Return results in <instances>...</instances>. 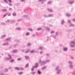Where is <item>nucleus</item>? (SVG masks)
Segmentation results:
<instances>
[{
    "label": "nucleus",
    "mask_w": 75,
    "mask_h": 75,
    "mask_svg": "<svg viewBox=\"0 0 75 75\" xmlns=\"http://www.w3.org/2000/svg\"><path fill=\"white\" fill-rule=\"evenodd\" d=\"M10 3H11V0H8Z\"/></svg>",
    "instance_id": "54"
},
{
    "label": "nucleus",
    "mask_w": 75,
    "mask_h": 75,
    "mask_svg": "<svg viewBox=\"0 0 75 75\" xmlns=\"http://www.w3.org/2000/svg\"><path fill=\"white\" fill-rule=\"evenodd\" d=\"M30 45H31V44H30V43H28V44L27 46H30Z\"/></svg>",
    "instance_id": "44"
},
{
    "label": "nucleus",
    "mask_w": 75,
    "mask_h": 75,
    "mask_svg": "<svg viewBox=\"0 0 75 75\" xmlns=\"http://www.w3.org/2000/svg\"><path fill=\"white\" fill-rule=\"evenodd\" d=\"M74 25L72 24H70L69 25V27H74Z\"/></svg>",
    "instance_id": "32"
},
{
    "label": "nucleus",
    "mask_w": 75,
    "mask_h": 75,
    "mask_svg": "<svg viewBox=\"0 0 75 75\" xmlns=\"http://www.w3.org/2000/svg\"><path fill=\"white\" fill-rule=\"evenodd\" d=\"M68 3L70 4H72L73 3H74V0H69L68 1Z\"/></svg>",
    "instance_id": "3"
},
{
    "label": "nucleus",
    "mask_w": 75,
    "mask_h": 75,
    "mask_svg": "<svg viewBox=\"0 0 75 75\" xmlns=\"http://www.w3.org/2000/svg\"><path fill=\"white\" fill-rule=\"evenodd\" d=\"M64 20H62L61 21V24L62 25H63L64 24Z\"/></svg>",
    "instance_id": "17"
},
{
    "label": "nucleus",
    "mask_w": 75,
    "mask_h": 75,
    "mask_svg": "<svg viewBox=\"0 0 75 75\" xmlns=\"http://www.w3.org/2000/svg\"><path fill=\"white\" fill-rule=\"evenodd\" d=\"M58 68H59V66L57 67L56 69V70H57V69H58Z\"/></svg>",
    "instance_id": "45"
},
{
    "label": "nucleus",
    "mask_w": 75,
    "mask_h": 75,
    "mask_svg": "<svg viewBox=\"0 0 75 75\" xmlns=\"http://www.w3.org/2000/svg\"><path fill=\"white\" fill-rule=\"evenodd\" d=\"M29 52V51H28V50H27V51L25 52V54H27V53H28V52Z\"/></svg>",
    "instance_id": "47"
},
{
    "label": "nucleus",
    "mask_w": 75,
    "mask_h": 75,
    "mask_svg": "<svg viewBox=\"0 0 75 75\" xmlns=\"http://www.w3.org/2000/svg\"><path fill=\"white\" fill-rule=\"evenodd\" d=\"M35 52V51H34V50H33L30 51V53H34Z\"/></svg>",
    "instance_id": "26"
},
{
    "label": "nucleus",
    "mask_w": 75,
    "mask_h": 75,
    "mask_svg": "<svg viewBox=\"0 0 75 75\" xmlns=\"http://www.w3.org/2000/svg\"><path fill=\"white\" fill-rule=\"evenodd\" d=\"M46 30H48V31L50 30V28H49L48 27H46Z\"/></svg>",
    "instance_id": "35"
},
{
    "label": "nucleus",
    "mask_w": 75,
    "mask_h": 75,
    "mask_svg": "<svg viewBox=\"0 0 75 75\" xmlns=\"http://www.w3.org/2000/svg\"><path fill=\"white\" fill-rule=\"evenodd\" d=\"M23 74V72H21L18 73V74H19V75H22Z\"/></svg>",
    "instance_id": "21"
},
{
    "label": "nucleus",
    "mask_w": 75,
    "mask_h": 75,
    "mask_svg": "<svg viewBox=\"0 0 75 75\" xmlns=\"http://www.w3.org/2000/svg\"><path fill=\"white\" fill-rule=\"evenodd\" d=\"M66 16H68V17H69L71 16V15L69 14H66Z\"/></svg>",
    "instance_id": "31"
},
{
    "label": "nucleus",
    "mask_w": 75,
    "mask_h": 75,
    "mask_svg": "<svg viewBox=\"0 0 75 75\" xmlns=\"http://www.w3.org/2000/svg\"><path fill=\"white\" fill-rule=\"evenodd\" d=\"M39 48L40 49V50H42V47H40Z\"/></svg>",
    "instance_id": "38"
},
{
    "label": "nucleus",
    "mask_w": 75,
    "mask_h": 75,
    "mask_svg": "<svg viewBox=\"0 0 75 75\" xmlns=\"http://www.w3.org/2000/svg\"><path fill=\"white\" fill-rule=\"evenodd\" d=\"M29 33H26L25 35H26V36H27L28 35H29Z\"/></svg>",
    "instance_id": "43"
},
{
    "label": "nucleus",
    "mask_w": 75,
    "mask_h": 75,
    "mask_svg": "<svg viewBox=\"0 0 75 75\" xmlns=\"http://www.w3.org/2000/svg\"><path fill=\"white\" fill-rule=\"evenodd\" d=\"M71 47H75V42L74 41H71L70 43Z\"/></svg>",
    "instance_id": "2"
},
{
    "label": "nucleus",
    "mask_w": 75,
    "mask_h": 75,
    "mask_svg": "<svg viewBox=\"0 0 75 75\" xmlns=\"http://www.w3.org/2000/svg\"><path fill=\"white\" fill-rule=\"evenodd\" d=\"M15 41H16V42H20L19 40H16Z\"/></svg>",
    "instance_id": "46"
},
{
    "label": "nucleus",
    "mask_w": 75,
    "mask_h": 75,
    "mask_svg": "<svg viewBox=\"0 0 75 75\" xmlns=\"http://www.w3.org/2000/svg\"><path fill=\"white\" fill-rule=\"evenodd\" d=\"M71 59H73V58H74L72 56H71Z\"/></svg>",
    "instance_id": "63"
},
{
    "label": "nucleus",
    "mask_w": 75,
    "mask_h": 75,
    "mask_svg": "<svg viewBox=\"0 0 75 75\" xmlns=\"http://www.w3.org/2000/svg\"><path fill=\"white\" fill-rule=\"evenodd\" d=\"M51 37H52L54 39H55V38H56V37H55V36H53L52 35H51Z\"/></svg>",
    "instance_id": "39"
},
{
    "label": "nucleus",
    "mask_w": 75,
    "mask_h": 75,
    "mask_svg": "<svg viewBox=\"0 0 75 75\" xmlns=\"http://www.w3.org/2000/svg\"><path fill=\"white\" fill-rule=\"evenodd\" d=\"M58 35V33L56 32L55 34V35Z\"/></svg>",
    "instance_id": "59"
},
{
    "label": "nucleus",
    "mask_w": 75,
    "mask_h": 75,
    "mask_svg": "<svg viewBox=\"0 0 75 75\" xmlns=\"http://www.w3.org/2000/svg\"><path fill=\"white\" fill-rule=\"evenodd\" d=\"M25 58L26 59H30V57H29L28 56H25Z\"/></svg>",
    "instance_id": "11"
},
{
    "label": "nucleus",
    "mask_w": 75,
    "mask_h": 75,
    "mask_svg": "<svg viewBox=\"0 0 75 75\" xmlns=\"http://www.w3.org/2000/svg\"><path fill=\"white\" fill-rule=\"evenodd\" d=\"M69 63L70 64H69V67L70 68H73V66L72 65V62L71 61H69Z\"/></svg>",
    "instance_id": "5"
},
{
    "label": "nucleus",
    "mask_w": 75,
    "mask_h": 75,
    "mask_svg": "<svg viewBox=\"0 0 75 75\" xmlns=\"http://www.w3.org/2000/svg\"><path fill=\"white\" fill-rule=\"evenodd\" d=\"M29 64H27L25 66V68H27V67H28Z\"/></svg>",
    "instance_id": "28"
},
{
    "label": "nucleus",
    "mask_w": 75,
    "mask_h": 75,
    "mask_svg": "<svg viewBox=\"0 0 75 75\" xmlns=\"http://www.w3.org/2000/svg\"><path fill=\"white\" fill-rule=\"evenodd\" d=\"M11 67H9V69H11Z\"/></svg>",
    "instance_id": "60"
},
{
    "label": "nucleus",
    "mask_w": 75,
    "mask_h": 75,
    "mask_svg": "<svg viewBox=\"0 0 75 75\" xmlns=\"http://www.w3.org/2000/svg\"><path fill=\"white\" fill-rule=\"evenodd\" d=\"M28 30L30 31H33V29L30 28H29L28 29Z\"/></svg>",
    "instance_id": "18"
},
{
    "label": "nucleus",
    "mask_w": 75,
    "mask_h": 75,
    "mask_svg": "<svg viewBox=\"0 0 75 75\" xmlns=\"http://www.w3.org/2000/svg\"><path fill=\"white\" fill-rule=\"evenodd\" d=\"M28 17V16L25 15H24L23 16V17Z\"/></svg>",
    "instance_id": "27"
},
{
    "label": "nucleus",
    "mask_w": 75,
    "mask_h": 75,
    "mask_svg": "<svg viewBox=\"0 0 75 75\" xmlns=\"http://www.w3.org/2000/svg\"><path fill=\"white\" fill-rule=\"evenodd\" d=\"M43 52L41 51V52H40V54H42Z\"/></svg>",
    "instance_id": "57"
},
{
    "label": "nucleus",
    "mask_w": 75,
    "mask_h": 75,
    "mask_svg": "<svg viewBox=\"0 0 75 75\" xmlns=\"http://www.w3.org/2000/svg\"><path fill=\"white\" fill-rule=\"evenodd\" d=\"M14 59H12L11 60V61H10V62H14Z\"/></svg>",
    "instance_id": "36"
},
{
    "label": "nucleus",
    "mask_w": 75,
    "mask_h": 75,
    "mask_svg": "<svg viewBox=\"0 0 75 75\" xmlns=\"http://www.w3.org/2000/svg\"><path fill=\"white\" fill-rule=\"evenodd\" d=\"M68 23H71V21L68 20Z\"/></svg>",
    "instance_id": "50"
},
{
    "label": "nucleus",
    "mask_w": 75,
    "mask_h": 75,
    "mask_svg": "<svg viewBox=\"0 0 75 75\" xmlns=\"http://www.w3.org/2000/svg\"><path fill=\"white\" fill-rule=\"evenodd\" d=\"M4 71L5 72H8V70L7 69H4Z\"/></svg>",
    "instance_id": "24"
},
{
    "label": "nucleus",
    "mask_w": 75,
    "mask_h": 75,
    "mask_svg": "<svg viewBox=\"0 0 75 75\" xmlns=\"http://www.w3.org/2000/svg\"><path fill=\"white\" fill-rule=\"evenodd\" d=\"M61 71L60 70L58 69L57 71V74H59Z\"/></svg>",
    "instance_id": "12"
},
{
    "label": "nucleus",
    "mask_w": 75,
    "mask_h": 75,
    "mask_svg": "<svg viewBox=\"0 0 75 75\" xmlns=\"http://www.w3.org/2000/svg\"><path fill=\"white\" fill-rule=\"evenodd\" d=\"M12 15L13 16H16V13L14 12L12 13Z\"/></svg>",
    "instance_id": "23"
},
{
    "label": "nucleus",
    "mask_w": 75,
    "mask_h": 75,
    "mask_svg": "<svg viewBox=\"0 0 75 75\" xmlns=\"http://www.w3.org/2000/svg\"><path fill=\"white\" fill-rule=\"evenodd\" d=\"M72 21H75V19H73Z\"/></svg>",
    "instance_id": "62"
},
{
    "label": "nucleus",
    "mask_w": 75,
    "mask_h": 75,
    "mask_svg": "<svg viewBox=\"0 0 75 75\" xmlns=\"http://www.w3.org/2000/svg\"><path fill=\"white\" fill-rule=\"evenodd\" d=\"M8 43H4L3 45H8Z\"/></svg>",
    "instance_id": "9"
},
{
    "label": "nucleus",
    "mask_w": 75,
    "mask_h": 75,
    "mask_svg": "<svg viewBox=\"0 0 75 75\" xmlns=\"http://www.w3.org/2000/svg\"><path fill=\"white\" fill-rule=\"evenodd\" d=\"M11 38H9L6 39V42H7L8 40L10 41V40H11Z\"/></svg>",
    "instance_id": "14"
},
{
    "label": "nucleus",
    "mask_w": 75,
    "mask_h": 75,
    "mask_svg": "<svg viewBox=\"0 0 75 75\" xmlns=\"http://www.w3.org/2000/svg\"><path fill=\"white\" fill-rule=\"evenodd\" d=\"M9 5L10 6H11V4H9Z\"/></svg>",
    "instance_id": "61"
},
{
    "label": "nucleus",
    "mask_w": 75,
    "mask_h": 75,
    "mask_svg": "<svg viewBox=\"0 0 75 75\" xmlns=\"http://www.w3.org/2000/svg\"><path fill=\"white\" fill-rule=\"evenodd\" d=\"M16 30H21V28H16Z\"/></svg>",
    "instance_id": "25"
},
{
    "label": "nucleus",
    "mask_w": 75,
    "mask_h": 75,
    "mask_svg": "<svg viewBox=\"0 0 75 75\" xmlns=\"http://www.w3.org/2000/svg\"><path fill=\"white\" fill-rule=\"evenodd\" d=\"M0 75H4V74H1Z\"/></svg>",
    "instance_id": "64"
},
{
    "label": "nucleus",
    "mask_w": 75,
    "mask_h": 75,
    "mask_svg": "<svg viewBox=\"0 0 75 75\" xmlns=\"http://www.w3.org/2000/svg\"><path fill=\"white\" fill-rule=\"evenodd\" d=\"M47 11L50 12H52V11H53V10H52L50 9H48Z\"/></svg>",
    "instance_id": "13"
},
{
    "label": "nucleus",
    "mask_w": 75,
    "mask_h": 75,
    "mask_svg": "<svg viewBox=\"0 0 75 75\" xmlns=\"http://www.w3.org/2000/svg\"><path fill=\"white\" fill-rule=\"evenodd\" d=\"M18 45V44H16L15 45V47H16V46H17V45Z\"/></svg>",
    "instance_id": "56"
},
{
    "label": "nucleus",
    "mask_w": 75,
    "mask_h": 75,
    "mask_svg": "<svg viewBox=\"0 0 75 75\" xmlns=\"http://www.w3.org/2000/svg\"><path fill=\"white\" fill-rule=\"evenodd\" d=\"M38 73L39 74V75H40V74H41V72L40 71V70L38 71Z\"/></svg>",
    "instance_id": "19"
},
{
    "label": "nucleus",
    "mask_w": 75,
    "mask_h": 75,
    "mask_svg": "<svg viewBox=\"0 0 75 75\" xmlns=\"http://www.w3.org/2000/svg\"><path fill=\"white\" fill-rule=\"evenodd\" d=\"M21 20L22 19H19L17 20V21H21Z\"/></svg>",
    "instance_id": "48"
},
{
    "label": "nucleus",
    "mask_w": 75,
    "mask_h": 75,
    "mask_svg": "<svg viewBox=\"0 0 75 75\" xmlns=\"http://www.w3.org/2000/svg\"><path fill=\"white\" fill-rule=\"evenodd\" d=\"M31 74H33V75H34L35 74V72H32L31 73Z\"/></svg>",
    "instance_id": "42"
},
{
    "label": "nucleus",
    "mask_w": 75,
    "mask_h": 75,
    "mask_svg": "<svg viewBox=\"0 0 75 75\" xmlns=\"http://www.w3.org/2000/svg\"><path fill=\"white\" fill-rule=\"evenodd\" d=\"M54 33V31H52V32H50V33Z\"/></svg>",
    "instance_id": "58"
},
{
    "label": "nucleus",
    "mask_w": 75,
    "mask_h": 75,
    "mask_svg": "<svg viewBox=\"0 0 75 75\" xmlns=\"http://www.w3.org/2000/svg\"><path fill=\"white\" fill-rule=\"evenodd\" d=\"M7 15V14H6L4 16H3L4 18L5 17H6V15Z\"/></svg>",
    "instance_id": "53"
},
{
    "label": "nucleus",
    "mask_w": 75,
    "mask_h": 75,
    "mask_svg": "<svg viewBox=\"0 0 75 75\" xmlns=\"http://www.w3.org/2000/svg\"><path fill=\"white\" fill-rule=\"evenodd\" d=\"M19 70H20L21 71H22L23 70H24V68L23 67H20L19 68Z\"/></svg>",
    "instance_id": "15"
},
{
    "label": "nucleus",
    "mask_w": 75,
    "mask_h": 75,
    "mask_svg": "<svg viewBox=\"0 0 75 75\" xmlns=\"http://www.w3.org/2000/svg\"><path fill=\"white\" fill-rule=\"evenodd\" d=\"M6 35H4L1 37V38H4V37H6Z\"/></svg>",
    "instance_id": "22"
},
{
    "label": "nucleus",
    "mask_w": 75,
    "mask_h": 75,
    "mask_svg": "<svg viewBox=\"0 0 75 75\" xmlns=\"http://www.w3.org/2000/svg\"><path fill=\"white\" fill-rule=\"evenodd\" d=\"M52 2L51 1H48V2L47 3V4H51V3Z\"/></svg>",
    "instance_id": "30"
},
{
    "label": "nucleus",
    "mask_w": 75,
    "mask_h": 75,
    "mask_svg": "<svg viewBox=\"0 0 75 75\" xmlns=\"http://www.w3.org/2000/svg\"><path fill=\"white\" fill-rule=\"evenodd\" d=\"M6 3H8V2H7V0H3Z\"/></svg>",
    "instance_id": "37"
},
{
    "label": "nucleus",
    "mask_w": 75,
    "mask_h": 75,
    "mask_svg": "<svg viewBox=\"0 0 75 75\" xmlns=\"http://www.w3.org/2000/svg\"><path fill=\"white\" fill-rule=\"evenodd\" d=\"M22 58H18L17 59L18 61H21V60Z\"/></svg>",
    "instance_id": "33"
},
{
    "label": "nucleus",
    "mask_w": 75,
    "mask_h": 75,
    "mask_svg": "<svg viewBox=\"0 0 75 75\" xmlns=\"http://www.w3.org/2000/svg\"><path fill=\"white\" fill-rule=\"evenodd\" d=\"M1 25H5V23H1Z\"/></svg>",
    "instance_id": "52"
},
{
    "label": "nucleus",
    "mask_w": 75,
    "mask_h": 75,
    "mask_svg": "<svg viewBox=\"0 0 75 75\" xmlns=\"http://www.w3.org/2000/svg\"><path fill=\"white\" fill-rule=\"evenodd\" d=\"M12 52L13 53H16V52H17V50H13Z\"/></svg>",
    "instance_id": "16"
},
{
    "label": "nucleus",
    "mask_w": 75,
    "mask_h": 75,
    "mask_svg": "<svg viewBox=\"0 0 75 75\" xmlns=\"http://www.w3.org/2000/svg\"><path fill=\"white\" fill-rule=\"evenodd\" d=\"M63 50L64 51H67V50H68L67 48V47L64 48Z\"/></svg>",
    "instance_id": "10"
},
{
    "label": "nucleus",
    "mask_w": 75,
    "mask_h": 75,
    "mask_svg": "<svg viewBox=\"0 0 75 75\" xmlns=\"http://www.w3.org/2000/svg\"><path fill=\"white\" fill-rule=\"evenodd\" d=\"M42 29V28H38L37 30V31H40V30H41Z\"/></svg>",
    "instance_id": "34"
},
{
    "label": "nucleus",
    "mask_w": 75,
    "mask_h": 75,
    "mask_svg": "<svg viewBox=\"0 0 75 75\" xmlns=\"http://www.w3.org/2000/svg\"><path fill=\"white\" fill-rule=\"evenodd\" d=\"M15 69H16V70H19V68L18 67H16L15 68Z\"/></svg>",
    "instance_id": "40"
},
{
    "label": "nucleus",
    "mask_w": 75,
    "mask_h": 75,
    "mask_svg": "<svg viewBox=\"0 0 75 75\" xmlns=\"http://www.w3.org/2000/svg\"><path fill=\"white\" fill-rule=\"evenodd\" d=\"M10 21V20H7V23H9Z\"/></svg>",
    "instance_id": "49"
},
{
    "label": "nucleus",
    "mask_w": 75,
    "mask_h": 75,
    "mask_svg": "<svg viewBox=\"0 0 75 75\" xmlns=\"http://www.w3.org/2000/svg\"><path fill=\"white\" fill-rule=\"evenodd\" d=\"M47 68V67L45 66L43 67L42 68V70L45 69Z\"/></svg>",
    "instance_id": "29"
},
{
    "label": "nucleus",
    "mask_w": 75,
    "mask_h": 75,
    "mask_svg": "<svg viewBox=\"0 0 75 75\" xmlns=\"http://www.w3.org/2000/svg\"><path fill=\"white\" fill-rule=\"evenodd\" d=\"M54 16V15L53 14H49L48 15V17H53Z\"/></svg>",
    "instance_id": "8"
},
{
    "label": "nucleus",
    "mask_w": 75,
    "mask_h": 75,
    "mask_svg": "<svg viewBox=\"0 0 75 75\" xmlns=\"http://www.w3.org/2000/svg\"><path fill=\"white\" fill-rule=\"evenodd\" d=\"M44 17H48V16H47L45 15H44Z\"/></svg>",
    "instance_id": "41"
},
{
    "label": "nucleus",
    "mask_w": 75,
    "mask_h": 75,
    "mask_svg": "<svg viewBox=\"0 0 75 75\" xmlns=\"http://www.w3.org/2000/svg\"><path fill=\"white\" fill-rule=\"evenodd\" d=\"M1 11H2V12H6V11H7V9H2L1 10Z\"/></svg>",
    "instance_id": "7"
},
{
    "label": "nucleus",
    "mask_w": 75,
    "mask_h": 75,
    "mask_svg": "<svg viewBox=\"0 0 75 75\" xmlns=\"http://www.w3.org/2000/svg\"><path fill=\"white\" fill-rule=\"evenodd\" d=\"M8 56H9V58H8V57L5 59V61H7V60H10V59H11V56L10 54H8Z\"/></svg>",
    "instance_id": "6"
},
{
    "label": "nucleus",
    "mask_w": 75,
    "mask_h": 75,
    "mask_svg": "<svg viewBox=\"0 0 75 75\" xmlns=\"http://www.w3.org/2000/svg\"><path fill=\"white\" fill-rule=\"evenodd\" d=\"M16 22V21H14V20H13V21H12L11 22V23L12 24L13 23H14Z\"/></svg>",
    "instance_id": "20"
},
{
    "label": "nucleus",
    "mask_w": 75,
    "mask_h": 75,
    "mask_svg": "<svg viewBox=\"0 0 75 75\" xmlns=\"http://www.w3.org/2000/svg\"><path fill=\"white\" fill-rule=\"evenodd\" d=\"M21 1H22L23 2H25V0H21Z\"/></svg>",
    "instance_id": "51"
},
{
    "label": "nucleus",
    "mask_w": 75,
    "mask_h": 75,
    "mask_svg": "<svg viewBox=\"0 0 75 75\" xmlns=\"http://www.w3.org/2000/svg\"><path fill=\"white\" fill-rule=\"evenodd\" d=\"M50 61L48 60L46 61H43L42 62L41 60H40L39 61V63H41V65H44L45 64H46L47 62H48Z\"/></svg>",
    "instance_id": "1"
},
{
    "label": "nucleus",
    "mask_w": 75,
    "mask_h": 75,
    "mask_svg": "<svg viewBox=\"0 0 75 75\" xmlns=\"http://www.w3.org/2000/svg\"><path fill=\"white\" fill-rule=\"evenodd\" d=\"M9 10H10V11L12 10V8H9Z\"/></svg>",
    "instance_id": "55"
},
{
    "label": "nucleus",
    "mask_w": 75,
    "mask_h": 75,
    "mask_svg": "<svg viewBox=\"0 0 75 75\" xmlns=\"http://www.w3.org/2000/svg\"><path fill=\"white\" fill-rule=\"evenodd\" d=\"M38 63L36 64L35 66H33V68H32L31 71H34V68H37L38 67Z\"/></svg>",
    "instance_id": "4"
}]
</instances>
